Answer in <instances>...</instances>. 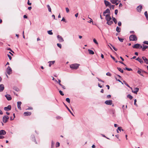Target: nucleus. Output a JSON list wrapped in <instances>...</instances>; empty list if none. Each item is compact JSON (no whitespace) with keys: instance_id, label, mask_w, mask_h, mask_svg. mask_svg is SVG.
Returning <instances> with one entry per match:
<instances>
[{"instance_id":"a211bd4d","label":"nucleus","mask_w":148,"mask_h":148,"mask_svg":"<svg viewBox=\"0 0 148 148\" xmlns=\"http://www.w3.org/2000/svg\"><path fill=\"white\" fill-rule=\"evenodd\" d=\"M142 59L146 64H148V60L145 57L143 56Z\"/></svg>"},{"instance_id":"6e6d98bb","label":"nucleus","mask_w":148,"mask_h":148,"mask_svg":"<svg viewBox=\"0 0 148 148\" xmlns=\"http://www.w3.org/2000/svg\"><path fill=\"white\" fill-rule=\"evenodd\" d=\"M60 86H61L63 89H65V87L62 84L60 85Z\"/></svg>"},{"instance_id":"0eeeda50","label":"nucleus","mask_w":148,"mask_h":148,"mask_svg":"<svg viewBox=\"0 0 148 148\" xmlns=\"http://www.w3.org/2000/svg\"><path fill=\"white\" fill-rule=\"evenodd\" d=\"M6 71L8 74L10 75L12 73V70L11 67L8 66L6 69Z\"/></svg>"},{"instance_id":"de8ad7c7","label":"nucleus","mask_w":148,"mask_h":148,"mask_svg":"<svg viewBox=\"0 0 148 148\" xmlns=\"http://www.w3.org/2000/svg\"><path fill=\"white\" fill-rule=\"evenodd\" d=\"M66 12L67 13H68L69 12V8H66Z\"/></svg>"},{"instance_id":"f704fd0d","label":"nucleus","mask_w":148,"mask_h":148,"mask_svg":"<svg viewBox=\"0 0 148 148\" xmlns=\"http://www.w3.org/2000/svg\"><path fill=\"white\" fill-rule=\"evenodd\" d=\"M123 83H124V84L126 85L127 87H129L130 88H131V87H130V86L127 83V82L125 81H123Z\"/></svg>"},{"instance_id":"393cba45","label":"nucleus","mask_w":148,"mask_h":148,"mask_svg":"<svg viewBox=\"0 0 148 148\" xmlns=\"http://www.w3.org/2000/svg\"><path fill=\"white\" fill-rule=\"evenodd\" d=\"M88 51L90 54L93 55L94 54V52L91 50L88 49Z\"/></svg>"},{"instance_id":"052dcab7","label":"nucleus","mask_w":148,"mask_h":148,"mask_svg":"<svg viewBox=\"0 0 148 148\" xmlns=\"http://www.w3.org/2000/svg\"><path fill=\"white\" fill-rule=\"evenodd\" d=\"M97 78L98 79V80L99 81H100L101 82H104L103 81H102V80H101V79H99V78H98V77H97Z\"/></svg>"},{"instance_id":"603ef678","label":"nucleus","mask_w":148,"mask_h":148,"mask_svg":"<svg viewBox=\"0 0 148 148\" xmlns=\"http://www.w3.org/2000/svg\"><path fill=\"white\" fill-rule=\"evenodd\" d=\"M61 21H64L65 23L66 22V20H65V19L64 17H63L62 20H61Z\"/></svg>"},{"instance_id":"473e14b6","label":"nucleus","mask_w":148,"mask_h":148,"mask_svg":"<svg viewBox=\"0 0 148 148\" xmlns=\"http://www.w3.org/2000/svg\"><path fill=\"white\" fill-rule=\"evenodd\" d=\"M51 30H49L47 31L48 34L49 35H52L53 34V33L51 32Z\"/></svg>"},{"instance_id":"6e6552de","label":"nucleus","mask_w":148,"mask_h":148,"mask_svg":"<svg viewBox=\"0 0 148 148\" xmlns=\"http://www.w3.org/2000/svg\"><path fill=\"white\" fill-rule=\"evenodd\" d=\"M137 73L140 75L143 76V73H145V71L142 70L141 69H139L137 71Z\"/></svg>"},{"instance_id":"f03ea898","label":"nucleus","mask_w":148,"mask_h":148,"mask_svg":"<svg viewBox=\"0 0 148 148\" xmlns=\"http://www.w3.org/2000/svg\"><path fill=\"white\" fill-rule=\"evenodd\" d=\"M129 38L130 41H136L137 39L136 36L135 35H130Z\"/></svg>"},{"instance_id":"20e7f679","label":"nucleus","mask_w":148,"mask_h":148,"mask_svg":"<svg viewBox=\"0 0 148 148\" xmlns=\"http://www.w3.org/2000/svg\"><path fill=\"white\" fill-rule=\"evenodd\" d=\"M132 47L134 48L138 49L142 47V46L139 44H136L133 46Z\"/></svg>"},{"instance_id":"a19ab883","label":"nucleus","mask_w":148,"mask_h":148,"mask_svg":"<svg viewBox=\"0 0 148 148\" xmlns=\"http://www.w3.org/2000/svg\"><path fill=\"white\" fill-rule=\"evenodd\" d=\"M106 75L109 76H111L112 74L110 72H108L106 73Z\"/></svg>"},{"instance_id":"5701e85b","label":"nucleus","mask_w":148,"mask_h":148,"mask_svg":"<svg viewBox=\"0 0 148 148\" xmlns=\"http://www.w3.org/2000/svg\"><path fill=\"white\" fill-rule=\"evenodd\" d=\"M63 104H64V106H65V107L70 112V113L73 116H74L73 113L72 112H71V111L68 108V107H67V106L63 102Z\"/></svg>"},{"instance_id":"e2e57ef3","label":"nucleus","mask_w":148,"mask_h":148,"mask_svg":"<svg viewBox=\"0 0 148 148\" xmlns=\"http://www.w3.org/2000/svg\"><path fill=\"white\" fill-rule=\"evenodd\" d=\"M78 13H77L76 14H75V16L76 17H77L78 16Z\"/></svg>"},{"instance_id":"c03bdc74","label":"nucleus","mask_w":148,"mask_h":148,"mask_svg":"<svg viewBox=\"0 0 148 148\" xmlns=\"http://www.w3.org/2000/svg\"><path fill=\"white\" fill-rule=\"evenodd\" d=\"M60 145V144L59 142H57L56 143V147H59Z\"/></svg>"},{"instance_id":"bb28decb","label":"nucleus","mask_w":148,"mask_h":148,"mask_svg":"<svg viewBox=\"0 0 148 148\" xmlns=\"http://www.w3.org/2000/svg\"><path fill=\"white\" fill-rule=\"evenodd\" d=\"M118 1V0H110V1L112 4H115Z\"/></svg>"},{"instance_id":"a18cd8bd","label":"nucleus","mask_w":148,"mask_h":148,"mask_svg":"<svg viewBox=\"0 0 148 148\" xmlns=\"http://www.w3.org/2000/svg\"><path fill=\"white\" fill-rule=\"evenodd\" d=\"M143 43L144 44L148 45V41H145L143 42Z\"/></svg>"},{"instance_id":"c9c22d12","label":"nucleus","mask_w":148,"mask_h":148,"mask_svg":"<svg viewBox=\"0 0 148 148\" xmlns=\"http://www.w3.org/2000/svg\"><path fill=\"white\" fill-rule=\"evenodd\" d=\"M13 89L16 91H19V89L18 88L16 87H14Z\"/></svg>"},{"instance_id":"b1692460","label":"nucleus","mask_w":148,"mask_h":148,"mask_svg":"<svg viewBox=\"0 0 148 148\" xmlns=\"http://www.w3.org/2000/svg\"><path fill=\"white\" fill-rule=\"evenodd\" d=\"M113 23V21L109 20L107 21L106 23L109 25H111Z\"/></svg>"},{"instance_id":"c756f323","label":"nucleus","mask_w":148,"mask_h":148,"mask_svg":"<svg viewBox=\"0 0 148 148\" xmlns=\"http://www.w3.org/2000/svg\"><path fill=\"white\" fill-rule=\"evenodd\" d=\"M47 7L48 8L49 11V12H51V8L49 5H47Z\"/></svg>"},{"instance_id":"0e129e2a","label":"nucleus","mask_w":148,"mask_h":148,"mask_svg":"<svg viewBox=\"0 0 148 148\" xmlns=\"http://www.w3.org/2000/svg\"><path fill=\"white\" fill-rule=\"evenodd\" d=\"M111 97V95H108L107 96V97L108 98H110Z\"/></svg>"},{"instance_id":"1a4fd4ad","label":"nucleus","mask_w":148,"mask_h":148,"mask_svg":"<svg viewBox=\"0 0 148 148\" xmlns=\"http://www.w3.org/2000/svg\"><path fill=\"white\" fill-rule=\"evenodd\" d=\"M106 19L107 21H109L111 20L112 18L110 16V14H107L106 16Z\"/></svg>"},{"instance_id":"ea45409f","label":"nucleus","mask_w":148,"mask_h":148,"mask_svg":"<svg viewBox=\"0 0 148 148\" xmlns=\"http://www.w3.org/2000/svg\"><path fill=\"white\" fill-rule=\"evenodd\" d=\"M57 45L60 48H62V45H61V44L57 43Z\"/></svg>"},{"instance_id":"6ab92c4d","label":"nucleus","mask_w":148,"mask_h":148,"mask_svg":"<svg viewBox=\"0 0 148 148\" xmlns=\"http://www.w3.org/2000/svg\"><path fill=\"white\" fill-rule=\"evenodd\" d=\"M6 134V132L4 130H1L0 131V135H5Z\"/></svg>"},{"instance_id":"680f3d73","label":"nucleus","mask_w":148,"mask_h":148,"mask_svg":"<svg viewBox=\"0 0 148 148\" xmlns=\"http://www.w3.org/2000/svg\"><path fill=\"white\" fill-rule=\"evenodd\" d=\"M55 62V61H50V63H51L52 64H53Z\"/></svg>"},{"instance_id":"72a5a7b5","label":"nucleus","mask_w":148,"mask_h":148,"mask_svg":"<svg viewBox=\"0 0 148 148\" xmlns=\"http://www.w3.org/2000/svg\"><path fill=\"white\" fill-rule=\"evenodd\" d=\"M115 5H112L111 4V5H110L109 7L110 8V9L112 8V9H114V7Z\"/></svg>"},{"instance_id":"4468645a","label":"nucleus","mask_w":148,"mask_h":148,"mask_svg":"<svg viewBox=\"0 0 148 148\" xmlns=\"http://www.w3.org/2000/svg\"><path fill=\"white\" fill-rule=\"evenodd\" d=\"M21 104L22 103L21 101H18L17 102V107L20 110H21Z\"/></svg>"},{"instance_id":"58836bf2","label":"nucleus","mask_w":148,"mask_h":148,"mask_svg":"<svg viewBox=\"0 0 148 148\" xmlns=\"http://www.w3.org/2000/svg\"><path fill=\"white\" fill-rule=\"evenodd\" d=\"M66 101L69 103H70V99L69 98H66Z\"/></svg>"},{"instance_id":"79ce46f5","label":"nucleus","mask_w":148,"mask_h":148,"mask_svg":"<svg viewBox=\"0 0 148 148\" xmlns=\"http://www.w3.org/2000/svg\"><path fill=\"white\" fill-rule=\"evenodd\" d=\"M59 92L60 93V95H61L62 96H63L64 95V94L60 90L59 91Z\"/></svg>"},{"instance_id":"3c124183","label":"nucleus","mask_w":148,"mask_h":148,"mask_svg":"<svg viewBox=\"0 0 148 148\" xmlns=\"http://www.w3.org/2000/svg\"><path fill=\"white\" fill-rule=\"evenodd\" d=\"M54 144V142L53 141H52L51 147H53Z\"/></svg>"},{"instance_id":"c85d7f7f","label":"nucleus","mask_w":148,"mask_h":148,"mask_svg":"<svg viewBox=\"0 0 148 148\" xmlns=\"http://www.w3.org/2000/svg\"><path fill=\"white\" fill-rule=\"evenodd\" d=\"M113 21H114L115 24H116L117 22V21L116 19L112 17Z\"/></svg>"},{"instance_id":"f8f14e48","label":"nucleus","mask_w":148,"mask_h":148,"mask_svg":"<svg viewBox=\"0 0 148 148\" xmlns=\"http://www.w3.org/2000/svg\"><path fill=\"white\" fill-rule=\"evenodd\" d=\"M105 103L108 105H111L112 104V101L111 100L106 101Z\"/></svg>"},{"instance_id":"aec40b11","label":"nucleus","mask_w":148,"mask_h":148,"mask_svg":"<svg viewBox=\"0 0 148 148\" xmlns=\"http://www.w3.org/2000/svg\"><path fill=\"white\" fill-rule=\"evenodd\" d=\"M143 47L142 48V50L143 51H144L145 49H147L148 48V46H147L144 45H143Z\"/></svg>"},{"instance_id":"4be33fe9","label":"nucleus","mask_w":148,"mask_h":148,"mask_svg":"<svg viewBox=\"0 0 148 148\" xmlns=\"http://www.w3.org/2000/svg\"><path fill=\"white\" fill-rule=\"evenodd\" d=\"M136 60L138 61L141 64H143V60L141 59L138 57L136 59Z\"/></svg>"},{"instance_id":"5fc2aeb1","label":"nucleus","mask_w":148,"mask_h":148,"mask_svg":"<svg viewBox=\"0 0 148 148\" xmlns=\"http://www.w3.org/2000/svg\"><path fill=\"white\" fill-rule=\"evenodd\" d=\"M8 56L10 60H11L12 59V57H11V56L8 54Z\"/></svg>"},{"instance_id":"2eb2a0df","label":"nucleus","mask_w":148,"mask_h":148,"mask_svg":"<svg viewBox=\"0 0 148 148\" xmlns=\"http://www.w3.org/2000/svg\"><path fill=\"white\" fill-rule=\"evenodd\" d=\"M7 99L8 101H10L11 100L12 97L10 95L8 94H7L5 96Z\"/></svg>"},{"instance_id":"4c0bfd02","label":"nucleus","mask_w":148,"mask_h":148,"mask_svg":"<svg viewBox=\"0 0 148 148\" xmlns=\"http://www.w3.org/2000/svg\"><path fill=\"white\" fill-rule=\"evenodd\" d=\"M55 82H57L59 84L60 86V85H61V84H60V82H61V80H60V79H58V82L57 81V80H55Z\"/></svg>"},{"instance_id":"ddd939ff","label":"nucleus","mask_w":148,"mask_h":148,"mask_svg":"<svg viewBox=\"0 0 148 148\" xmlns=\"http://www.w3.org/2000/svg\"><path fill=\"white\" fill-rule=\"evenodd\" d=\"M104 2L106 6H110V5H111V3H110L109 1H106L104 0Z\"/></svg>"},{"instance_id":"f257e3e1","label":"nucleus","mask_w":148,"mask_h":148,"mask_svg":"<svg viewBox=\"0 0 148 148\" xmlns=\"http://www.w3.org/2000/svg\"><path fill=\"white\" fill-rule=\"evenodd\" d=\"M79 64H74L70 65V67L72 69H77L78 68Z\"/></svg>"},{"instance_id":"bf43d9fd","label":"nucleus","mask_w":148,"mask_h":148,"mask_svg":"<svg viewBox=\"0 0 148 148\" xmlns=\"http://www.w3.org/2000/svg\"><path fill=\"white\" fill-rule=\"evenodd\" d=\"M110 57H111V58L114 60H115V58L114 57H113L112 55H110Z\"/></svg>"},{"instance_id":"69168bd1","label":"nucleus","mask_w":148,"mask_h":148,"mask_svg":"<svg viewBox=\"0 0 148 148\" xmlns=\"http://www.w3.org/2000/svg\"><path fill=\"white\" fill-rule=\"evenodd\" d=\"M128 71H132V69L131 68H127V70Z\"/></svg>"},{"instance_id":"7ed1b4c3","label":"nucleus","mask_w":148,"mask_h":148,"mask_svg":"<svg viewBox=\"0 0 148 148\" xmlns=\"http://www.w3.org/2000/svg\"><path fill=\"white\" fill-rule=\"evenodd\" d=\"M9 117L7 116H4L3 118V121L4 123H6L8 121Z\"/></svg>"},{"instance_id":"7c9ffc66","label":"nucleus","mask_w":148,"mask_h":148,"mask_svg":"<svg viewBox=\"0 0 148 148\" xmlns=\"http://www.w3.org/2000/svg\"><path fill=\"white\" fill-rule=\"evenodd\" d=\"M127 97L129 98L130 100L132 99L133 98V97L130 94L127 95Z\"/></svg>"},{"instance_id":"412c9836","label":"nucleus","mask_w":148,"mask_h":148,"mask_svg":"<svg viewBox=\"0 0 148 148\" xmlns=\"http://www.w3.org/2000/svg\"><path fill=\"white\" fill-rule=\"evenodd\" d=\"M25 116H30L31 114V112H25L24 113Z\"/></svg>"},{"instance_id":"e433bc0d","label":"nucleus","mask_w":148,"mask_h":148,"mask_svg":"<svg viewBox=\"0 0 148 148\" xmlns=\"http://www.w3.org/2000/svg\"><path fill=\"white\" fill-rule=\"evenodd\" d=\"M118 39L121 42H123V40H124L123 39L121 38H120L119 37H118Z\"/></svg>"},{"instance_id":"dca6fc26","label":"nucleus","mask_w":148,"mask_h":148,"mask_svg":"<svg viewBox=\"0 0 148 148\" xmlns=\"http://www.w3.org/2000/svg\"><path fill=\"white\" fill-rule=\"evenodd\" d=\"M110 12L109 9H107L103 13V15L104 16L106 15V14L107 13H110Z\"/></svg>"},{"instance_id":"8fccbe9b","label":"nucleus","mask_w":148,"mask_h":148,"mask_svg":"<svg viewBox=\"0 0 148 148\" xmlns=\"http://www.w3.org/2000/svg\"><path fill=\"white\" fill-rule=\"evenodd\" d=\"M118 25L119 26H120L121 25V23L120 21H119L118 22Z\"/></svg>"},{"instance_id":"13d9d810","label":"nucleus","mask_w":148,"mask_h":148,"mask_svg":"<svg viewBox=\"0 0 148 148\" xmlns=\"http://www.w3.org/2000/svg\"><path fill=\"white\" fill-rule=\"evenodd\" d=\"M48 63H49V67H51V65L53 64H52L51 63H50V61H49L48 62Z\"/></svg>"},{"instance_id":"39448f33","label":"nucleus","mask_w":148,"mask_h":148,"mask_svg":"<svg viewBox=\"0 0 148 148\" xmlns=\"http://www.w3.org/2000/svg\"><path fill=\"white\" fill-rule=\"evenodd\" d=\"M57 37L59 42H62L64 41V40L63 38L61 36L58 35L57 36Z\"/></svg>"},{"instance_id":"423d86ee","label":"nucleus","mask_w":148,"mask_h":148,"mask_svg":"<svg viewBox=\"0 0 148 148\" xmlns=\"http://www.w3.org/2000/svg\"><path fill=\"white\" fill-rule=\"evenodd\" d=\"M130 88L131 89V90H132V92H133L134 93V94H137V92L139 90V88H134V90H133L132 88H131V87Z\"/></svg>"},{"instance_id":"09e8293b","label":"nucleus","mask_w":148,"mask_h":148,"mask_svg":"<svg viewBox=\"0 0 148 148\" xmlns=\"http://www.w3.org/2000/svg\"><path fill=\"white\" fill-rule=\"evenodd\" d=\"M136 99H135L134 100V104L136 106H137V104H136Z\"/></svg>"},{"instance_id":"338daca9","label":"nucleus","mask_w":148,"mask_h":148,"mask_svg":"<svg viewBox=\"0 0 148 148\" xmlns=\"http://www.w3.org/2000/svg\"><path fill=\"white\" fill-rule=\"evenodd\" d=\"M8 50L10 51H11V52H12L13 53H14V52L10 48L8 49Z\"/></svg>"},{"instance_id":"864d4df0","label":"nucleus","mask_w":148,"mask_h":148,"mask_svg":"<svg viewBox=\"0 0 148 148\" xmlns=\"http://www.w3.org/2000/svg\"><path fill=\"white\" fill-rule=\"evenodd\" d=\"M118 12V10H115V14L116 15L117 14Z\"/></svg>"},{"instance_id":"2f4dec72","label":"nucleus","mask_w":148,"mask_h":148,"mask_svg":"<svg viewBox=\"0 0 148 148\" xmlns=\"http://www.w3.org/2000/svg\"><path fill=\"white\" fill-rule=\"evenodd\" d=\"M118 130L120 131V132L121 131H123L124 130L123 129H122V127H118Z\"/></svg>"},{"instance_id":"49530a36","label":"nucleus","mask_w":148,"mask_h":148,"mask_svg":"<svg viewBox=\"0 0 148 148\" xmlns=\"http://www.w3.org/2000/svg\"><path fill=\"white\" fill-rule=\"evenodd\" d=\"M145 15L147 18L148 17L147 15V11H146L145 12Z\"/></svg>"},{"instance_id":"9b49d317","label":"nucleus","mask_w":148,"mask_h":148,"mask_svg":"<svg viewBox=\"0 0 148 148\" xmlns=\"http://www.w3.org/2000/svg\"><path fill=\"white\" fill-rule=\"evenodd\" d=\"M142 9V6L140 5L138 6L136 8L137 11L139 12H141Z\"/></svg>"},{"instance_id":"f3484780","label":"nucleus","mask_w":148,"mask_h":148,"mask_svg":"<svg viewBox=\"0 0 148 148\" xmlns=\"http://www.w3.org/2000/svg\"><path fill=\"white\" fill-rule=\"evenodd\" d=\"M4 88V85L3 84H0V92H2Z\"/></svg>"},{"instance_id":"9d476101","label":"nucleus","mask_w":148,"mask_h":148,"mask_svg":"<svg viewBox=\"0 0 148 148\" xmlns=\"http://www.w3.org/2000/svg\"><path fill=\"white\" fill-rule=\"evenodd\" d=\"M11 109V107L10 105H8L7 107L4 108V110L5 111H8L10 110Z\"/></svg>"},{"instance_id":"cd10ccee","label":"nucleus","mask_w":148,"mask_h":148,"mask_svg":"<svg viewBox=\"0 0 148 148\" xmlns=\"http://www.w3.org/2000/svg\"><path fill=\"white\" fill-rule=\"evenodd\" d=\"M117 69L118 70L120 71L121 73H123V69L119 67H117Z\"/></svg>"},{"instance_id":"774afa93","label":"nucleus","mask_w":148,"mask_h":148,"mask_svg":"<svg viewBox=\"0 0 148 148\" xmlns=\"http://www.w3.org/2000/svg\"><path fill=\"white\" fill-rule=\"evenodd\" d=\"M23 17H24V18H27V17L26 15H24L23 16Z\"/></svg>"},{"instance_id":"4d7b16f0","label":"nucleus","mask_w":148,"mask_h":148,"mask_svg":"<svg viewBox=\"0 0 148 148\" xmlns=\"http://www.w3.org/2000/svg\"><path fill=\"white\" fill-rule=\"evenodd\" d=\"M27 4L29 5H31L32 4L31 3H29V0H28V1L27 2Z\"/></svg>"},{"instance_id":"a878e982","label":"nucleus","mask_w":148,"mask_h":148,"mask_svg":"<svg viewBox=\"0 0 148 148\" xmlns=\"http://www.w3.org/2000/svg\"><path fill=\"white\" fill-rule=\"evenodd\" d=\"M121 29L118 27H117L116 29V31L118 32H121Z\"/></svg>"},{"instance_id":"37998d69","label":"nucleus","mask_w":148,"mask_h":148,"mask_svg":"<svg viewBox=\"0 0 148 148\" xmlns=\"http://www.w3.org/2000/svg\"><path fill=\"white\" fill-rule=\"evenodd\" d=\"M93 42L96 44H98V42H97V41L96 40L95 38L93 39Z\"/></svg>"}]
</instances>
